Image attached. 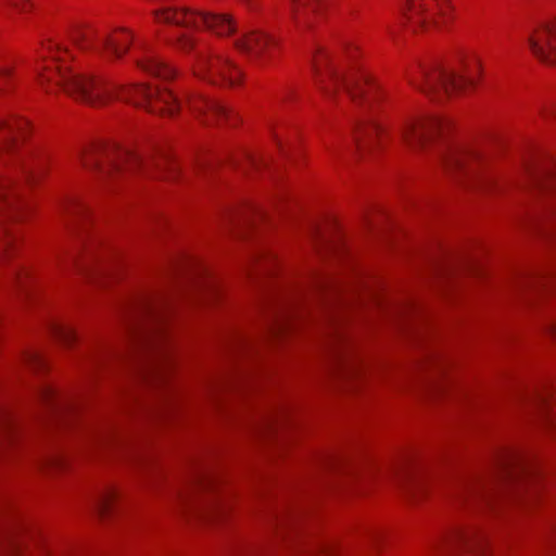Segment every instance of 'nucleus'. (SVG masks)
Segmentation results:
<instances>
[{
  "instance_id": "1",
  "label": "nucleus",
  "mask_w": 556,
  "mask_h": 556,
  "mask_svg": "<svg viewBox=\"0 0 556 556\" xmlns=\"http://www.w3.org/2000/svg\"><path fill=\"white\" fill-rule=\"evenodd\" d=\"M67 55H70V52L66 48L48 41L42 46L38 60L45 61L49 56L54 63L63 61L64 56ZM35 72L41 85L55 79L56 84L66 93L92 106L102 105L109 100L116 98L146 108L150 112L160 111L169 116H173L180 108L176 96L166 89H152L144 85L122 86L94 76L76 73L61 65H58L55 68L40 65L39 61L36 62Z\"/></svg>"
},
{
  "instance_id": "2",
  "label": "nucleus",
  "mask_w": 556,
  "mask_h": 556,
  "mask_svg": "<svg viewBox=\"0 0 556 556\" xmlns=\"http://www.w3.org/2000/svg\"><path fill=\"white\" fill-rule=\"evenodd\" d=\"M448 122L438 117H408L400 129L401 141L413 153L433 156L447 169L486 168L496 157L498 147L490 142H444L439 139Z\"/></svg>"
},
{
  "instance_id": "3",
  "label": "nucleus",
  "mask_w": 556,
  "mask_h": 556,
  "mask_svg": "<svg viewBox=\"0 0 556 556\" xmlns=\"http://www.w3.org/2000/svg\"><path fill=\"white\" fill-rule=\"evenodd\" d=\"M165 305L166 300L163 295L141 293L128 303L125 312L129 329L136 333L140 345L149 353V361L141 376L151 383H163L166 379L167 337L162 317Z\"/></svg>"
},
{
  "instance_id": "4",
  "label": "nucleus",
  "mask_w": 556,
  "mask_h": 556,
  "mask_svg": "<svg viewBox=\"0 0 556 556\" xmlns=\"http://www.w3.org/2000/svg\"><path fill=\"white\" fill-rule=\"evenodd\" d=\"M313 68L316 83L326 97H332L342 89L364 111L374 110L380 99L379 87L368 73L339 67L330 53L321 48L313 56Z\"/></svg>"
},
{
  "instance_id": "5",
  "label": "nucleus",
  "mask_w": 556,
  "mask_h": 556,
  "mask_svg": "<svg viewBox=\"0 0 556 556\" xmlns=\"http://www.w3.org/2000/svg\"><path fill=\"white\" fill-rule=\"evenodd\" d=\"M298 513L282 510L274 516L275 541L268 544H240L232 547L227 556H269L276 546L283 545L299 556H331L337 543L312 539L300 528Z\"/></svg>"
},
{
  "instance_id": "6",
  "label": "nucleus",
  "mask_w": 556,
  "mask_h": 556,
  "mask_svg": "<svg viewBox=\"0 0 556 556\" xmlns=\"http://www.w3.org/2000/svg\"><path fill=\"white\" fill-rule=\"evenodd\" d=\"M175 46L192 55V68L197 77L213 85L235 87L241 80L242 73L228 58L216 52L200 35L179 34Z\"/></svg>"
},
{
  "instance_id": "7",
  "label": "nucleus",
  "mask_w": 556,
  "mask_h": 556,
  "mask_svg": "<svg viewBox=\"0 0 556 556\" xmlns=\"http://www.w3.org/2000/svg\"><path fill=\"white\" fill-rule=\"evenodd\" d=\"M523 470V456L514 448H503L495 458L492 472L473 477L459 489V501L470 504L491 505L493 500Z\"/></svg>"
},
{
  "instance_id": "8",
  "label": "nucleus",
  "mask_w": 556,
  "mask_h": 556,
  "mask_svg": "<svg viewBox=\"0 0 556 556\" xmlns=\"http://www.w3.org/2000/svg\"><path fill=\"white\" fill-rule=\"evenodd\" d=\"M486 534L475 523L460 525L432 540L427 556H483Z\"/></svg>"
},
{
  "instance_id": "9",
  "label": "nucleus",
  "mask_w": 556,
  "mask_h": 556,
  "mask_svg": "<svg viewBox=\"0 0 556 556\" xmlns=\"http://www.w3.org/2000/svg\"><path fill=\"white\" fill-rule=\"evenodd\" d=\"M340 288L332 279L314 275L309 281L286 295L273 312L268 321V331L273 336L282 333L298 313L299 306L309 296H319L327 291L339 293Z\"/></svg>"
},
{
  "instance_id": "10",
  "label": "nucleus",
  "mask_w": 556,
  "mask_h": 556,
  "mask_svg": "<svg viewBox=\"0 0 556 556\" xmlns=\"http://www.w3.org/2000/svg\"><path fill=\"white\" fill-rule=\"evenodd\" d=\"M77 156L86 168H99L105 174L112 170L132 169L150 162L140 154L117 146L90 143L77 151Z\"/></svg>"
},
{
  "instance_id": "11",
  "label": "nucleus",
  "mask_w": 556,
  "mask_h": 556,
  "mask_svg": "<svg viewBox=\"0 0 556 556\" xmlns=\"http://www.w3.org/2000/svg\"><path fill=\"white\" fill-rule=\"evenodd\" d=\"M154 16L160 23L195 29L206 28L217 36H228L237 29L235 21L228 14H213L189 8H164L156 10Z\"/></svg>"
},
{
  "instance_id": "12",
  "label": "nucleus",
  "mask_w": 556,
  "mask_h": 556,
  "mask_svg": "<svg viewBox=\"0 0 556 556\" xmlns=\"http://www.w3.org/2000/svg\"><path fill=\"white\" fill-rule=\"evenodd\" d=\"M409 84L428 97L440 99L452 96L473 84V78L467 74L447 68L420 70L417 75L409 77Z\"/></svg>"
},
{
  "instance_id": "13",
  "label": "nucleus",
  "mask_w": 556,
  "mask_h": 556,
  "mask_svg": "<svg viewBox=\"0 0 556 556\" xmlns=\"http://www.w3.org/2000/svg\"><path fill=\"white\" fill-rule=\"evenodd\" d=\"M454 7L451 0H405L401 8V22L414 30L431 25L441 26L453 18Z\"/></svg>"
},
{
  "instance_id": "14",
  "label": "nucleus",
  "mask_w": 556,
  "mask_h": 556,
  "mask_svg": "<svg viewBox=\"0 0 556 556\" xmlns=\"http://www.w3.org/2000/svg\"><path fill=\"white\" fill-rule=\"evenodd\" d=\"M73 41L83 50H93L97 53L113 59L122 58L132 41V35L126 28L96 34L93 30H77Z\"/></svg>"
},
{
  "instance_id": "15",
  "label": "nucleus",
  "mask_w": 556,
  "mask_h": 556,
  "mask_svg": "<svg viewBox=\"0 0 556 556\" xmlns=\"http://www.w3.org/2000/svg\"><path fill=\"white\" fill-rule=\"evenodd\" d=\"M233 45L250 61L264 62L273 55L276 41L264 33L251 31L236 39Z\"/></svg>"
},
{
  "instance_id": "16",
  "label": "nucleus",
  "mask_w": 556,
  "mask_h": 556,
  "mask_svg": "<svg viewBox=\"0 0 556 556\" xmlns=\"http://www.w3.org/2000/svg\"><path fill=\"white\" fill-rule=\"evenodd\" d=\"M532 53L542 62H556V20L542 24L529 38Z\"/></svg>"
},
{
  "instance_id": "17",
  "label": "nucleus",
  "mask_w": 556,
  "mask_h": 556,
  "mask_svg": "<svg viewBox=\"0 0 556 556\" xmlns=\"http://www.w3.org/2000/svg\"><path fill=\"white\" fill-rule=\"evenodd\" d=\"M187 102L190 111L203 124H213L215 121L220 123L224 119L230 121L232 117L231 112L224 104L215 100L195 94L188 98Z\"/></svg>"
},
{
  "instance_id": "18",
  "label": "nucleus",
  "mask_w": 556,
  "mask_h": 556,
  "mask_svg": "<svg viewBox=\"0 0 556 556\" xmlns=\"http://www.w3.org/2000/svg\"><path fill=\"white\" fill-rule=\"evenodd\" d=\"M382 128L372 116H364L357 122L355 144L359 153L374 150L382 144Z\"/></svg>"
},
{
  "instance_id": "19",
  "label": "nucleus",
  "mask_w": 556,
  "mask_h": 556,
  "mask_svg": "<svg viewBox=\"0 0 556 556\" xmlns=\"http://www.w3.org/2000/svg\"><path fill=\"white\" fill-rule=\"evenodd\" d=\"M27 126L25 121H0V162L10 163L17 156L16 131H22Z\"/></svg>"
},
{
  "instance_id": "20",
  "label": "nucleus",
  "mask_w": 556,
  "mask_h": 556,
  "mask_svg": "<svg viewBox=\"0 0 556 556\" xmlns=\"http://www.w3.org/2000/svg\"><path fill=\"white\" fill-rule=\"evenodd\" d=\"M26 210V202L16 187L10 182L0 184V212L8 219L20 220Z\"/></svg>"
},
{
  "instance_id": "21",
  "label": "nucleus",
  "mask_w": 556,
  "mask_h": 556,
  "mask_svg": "<svg viewBox=\"0 0 556 556\" xmlns=\"http://www.w3.org/2000/svg\"><path fill=\"white\" fill-rule=\"evenodd\" d=\"M327 0H290L292 18L298 26L311 25V14L318 15Z\"/></svg>"
},
{
  "instance_id": "22",
  "label": "nucleus",
  "mask_w": 556,
  "mask_h": 556,
  "mask_svg": "<svg viewBox=\"0 0 556 556\" xmlns=\"http://www.w3.org/2000/svg\"><path fill=\"white\" fill-rule=\"evenodd\" d=\"M137 64L142 71L163 79H170L175 75L174 68L151 52H146L143 58L137 60Z\"/></svg>"
},
{
  "instance_id": "23",
  "label": "nucleus",
  "mask_w": 556,
  "mask_h": 556,
  "mask_svg": "<svg viewBox=\"0 0 556 556\" xmlns=\"http://www.w3.org/2000/svg\"><path fill=\"white\" fill-rule=\"evenodd\" d=\"M40 399L47 404V406L53 413H63L65 412L70 404L65 399H63L58 391H55L52 387L46 386L42 387L39 391Z\"/></svg>"
},
{
  "instance_id": "24",
  "label": "nucleus",
  "mask_w": 556,
  "mask_h": 556,
  "mask_svg": "<svg viewBox=\"0 0 556 556\" xmlns=\"http://www.w3.org/2000/svg\"><path fill=\"white\" fill-rule=\"evenodd\" d=\"M252 215L263 217V212L253 206L231 208L227 212V218L232 224L241 222H243L244 224H249Z\"/></svg>"
},
{
  "instance_id": "25",
  "label": "nucleus",
  "mask_w": 556,
  "mask_h": 556,
  "mask_svg": "<svg viewBox=\"0 0 556 556\" xmlns=\"http://www.w3.org/2000/svg\"><path fill=\"white\" fill-rule=\"evenodd\" d=\"M117 493L114 489H106L102 491L93 502L94 510L99 515H105L109 513L112 503L116 498Z\"/></svg>"
},
{
  "instance_id": "26",
  "label": "nucleus",
  "mask_w": 556,
  "mask_h": 556,
  "mask_svg": "<svg viewBox=\"0 0 556 556\" xmlns=\"http://www.w3.org/2000/svg\"><path fill=\"white\" fill-rule=\"evenodd\" d=\"M51 332L55 338L62 341L64 344L70 345L76 340L75 330L68 326L61 323H53L51 325Z\"/></svg>"
},
{
  "instance_id": "27",
  "label": "nucleus",
  "mask_w": 556,
  "mask_h": 556,
  "mask_svg": "<svg viewBox=\"0 0 556 556\" xmlns=\"http://www.w3.org/2000/svg\"><path fill=\"white\" fill-rule=\"evenodd\" d=\"M520 157H521V161L525 163V165L528 168L542 169V170L546 172L545 174H551L549 168L540 165V163L543 162V160L541 159V156L534 149H532V148L523 149L520 152Z\"/></svg>"
},
{
  "instance_id": "28",
  "label": "nucleus",
  "mask_w": 556,
  "mask_h": 556,
  "mask_svg": "<svg viewBox=\"0 0 556 556\" xmlns=\"http://www.w3.org/2000/svg\"><path fill=\"white\" fill-rule=\"evenodd\" d=\"M21 362L34 370L45 367V359L36 351H25L21 356Z\"/></svg>"
},
{
  "instance_id": "29",
  "label": "nucleus",
  "mask_w": 556,
  "mask_h": 556,
  "mask_svg": "<svg viewBox=\"0 0 556 556\" xmlns=\"http://www.w3.org/2000/svg\"><path fill=\"white\" fill-rule=\"evenodd\" d=\"M14 240V235L4 225L0 226V254H4L9 251L10 245Z\"/></svg>"
},
{
  "instance_id": "30",
  "label": "nucleus",
  "mask_w": 556,
  "mask_h": 556,
  "mask_svg": "<svg viewBox=\"0 0 556 556\" xmlns=\"http://www.w3.org/2000/svg\"><path fill=\"white\" fill-rule=\"evenodd\" d=\"M14 425V417L12 413L5 408L0 406V430L10 431Z\"/></svg>"
},
{
  "instance_id": "31",
  "label": "nucleus",
  "mask_w": 556,
  "mask_h": 556,
  "mask_svg": "<svg viewBox=\"0 0 556 556\" xmlns=\"http://www.w3.org/2000/svg\"><path fill=\"white\" fill-rule=\"evenodd\" d=\"M539 114L543 119L549 121L552 118H556V104L555 103H546L539 108Z\"/></svg>"
},
{
  "instance_id": "32",
  "label": "nucleus",
  "mask_w": 556,
  "mask_h": 556,
  "mask_svg": "<svg viewBox=\"0 0 556 556\" xmlns=\"http://www.w3.org/2000/svg\"><path fill=\"white\" fill-rule=\"evenodd\" d=\"M65 210H66V212H68L70 214H73V215H83L86 213V208L81 204H79L75 201L67 202L65 204Z\"/></svg>"
},
{
  "instance_id": "33",
  "label": "nucleus",
  "mask_w": 556,
  "mask_h": 556,
  "mask_svg": "<svg viewBox=\"0 0 556 556\" xmlns=\"http://www.w3.org/2000/svg\"><path fill=\"white\" fill-rule=\"evenodd\" d=\"M208 483L210 482L205 481V479L203 477L198 476V477L194 478V480L192 482V488L195 489L198 486H204L206 484L208 485Z\"/></svg>"
},
{
  "instance_id": "34",
  "label": "nucleus",
  "mask_w": 556,
  "mask_h": 556,
  "mask_svg": "<svg viewBox=\"0 0 556 556\" xmlns=\"http://www.w3.org/2000/svg\"><path fill=\"white\" fill-rule=\"evenodd\" d=\"M11 67L9 66H0V79H7L11 76Z\"/></svg>"
},
{
  "instance_id": "35",
  "label": "nucleus",
  "mask_w": 556,
  "mask_h": 556,
  "mask_svg": "<svg viewBox=\"0 0 556 556\" xmlns=\"http://www.w3.org/2000/svg\"><path fill=\"white\" fill-rule=\"evenodd\" d=\"M546 331L551 336L556 338V321H553V323L548 324L547 327H546Z\"/></svg>"
},
{
  "instance_id": "36",
  "label": "nucleus",
  "mask_w": 556,
  "mask_h": 556,
  "mask_svg": "<svg viewBox=\"0 0 556 556\" xmlns=\"http://www.w3.org/2000/svg\"><path fill=\"white\" fill-rule=\"evenodd\" d=\"M323 462L326 464H334L337 462V458L332 455H326L324 456Z\"/></svg>"
},
{
  "instance_id": "37",
  "label": "nucleus",
  "mask_w": 556,
  "mask_h": 556,
  "mask_svg": "<svg viewBox=\"0 0 556 556\" xmlns=\"http://www.w3.org/2000/svg\"><path fill=\"white\" fill-rule=\"evenodd\" d=\"M278 146L280 147L283 153L290 155L293 153V148H285L280 141L278 142Z\"/></svg>"
},
{
  "instance_id": "38",
  "label": "nucleus",
  "mask_w": 556,
  "mask_h": 556,
  "mask_svg": "<svg viewBox=\"0 0 556 556\" xmlns=\"http://www.w3.org/2000/svg\"><path fill=\"white\" fill-rule=\"evenodd\" d=\"M23 275H25V277L28 275L27 273H22V271H16V279L18 280L20 283H23Z\"/></svg>"
},
{
  "instance_id": "39",
  "label": "nucleus",
  "mask_w": 556,
  "mask_h": 556,
  "mask_svg": "<svg viewBox=\"0 0 556 556\" xmlns=\"http://www.w3.org/2000/svg\"><path fill=\"white\" fill-rule=\"evenodd\" d=\"M179 496H180V501H181L184 504H187V502L189 501V498H188V496H189V495H188V494H181V495H179Z\"/></svg>"
},
{
  "instance_id": "40",
  "label": "nucleus",
  "mask_w": 556,
  "mask_h": 556,
  "mask_svg": "<svg viewBox=\"0 0 556 556\" xmlns=\"http://www.w3.org/2000/svg\"><path fill=\"white\" fill-rule=\"evenodd\" d=\"M377 539H378V534H377V533H372V534H371V540H372V541H376Z\"/></svg>"
}]
</instances>
